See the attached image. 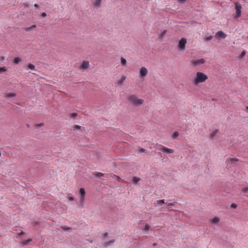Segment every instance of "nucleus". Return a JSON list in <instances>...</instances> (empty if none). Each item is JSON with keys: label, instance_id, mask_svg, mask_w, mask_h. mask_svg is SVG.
<instances>
[{"label": "nucleus", "instance_id": "nucleus-7", "mask_svg": "<svg viewBox=\"0 0 248 248\" xmlns=\"http://www.w3.org/2000/svg\"><path fill=\"white\" fill-rule=\"evenodd\" d=\"M205 60L203 59L199 60H193L191 61V63L195 66H198L203 64Z\"/></svg>", "mask_w": 248, "mask_h": 248}, {"label": "nucleus", "instance_id": "nucleus-30", "mask_svg": "<svg viewBox=\"0 0 248 248\" xmlns=\"http://www.w3.org/2000/svg\"><path fill=\"white\" fill-rule=\"evenodd\" d=\"M237 207V205L235 203H232L231 205V208H236Z\"/></svg>", "mask_w": 248, "mask_h": 248}, {"label": "nucleus", "instance_id": "nucleus-46", "mask_svg": "<svg viewBox=\"0 0 248 248\" xmlns=\"http://www.w3.org/2000/svg\"><path fill=\"white\" fill-rule=\"evenodd\" d=\"M43 125V124L41 123V124H39V126H42Z\"/></svg>", "mask_w": 248, "mask_h": 248}, {"label": "nucleus", "instance_id": "nucleus-3", "mask_svg": "<svg viewBox=\"0 0 248 248\" xmlns=\"http://www.w3.org/2000/svg\"><path fill=\"white\" fill-rule=\"evenodd\" d=\"M234 5H235V14L234 15V18L235 19H237L241 16L242 6H241V5L238 2H235L234 3Z\"/></svg>", "mask_w": 248, "mask_h": 248}, {"label": "nucleus", "instance_id": "nucleus-15", "mask_svg": "<svg viewBox=\"0 0 248 248\" xmlns=\"http://www.w3.org/2000/svg\"><path fill=\"white\" fill-rule=\"evenodd\" d=\"M167 33V30H164L159 35L158 38L160 39H162Z\"/></svg>", "mask_w": 248, "mask_h": 248}, {"label": "nucleus", "instance_id": "nucleus-40", "mask_svg": "<svg viewBox=\"0 0 248 248\" xmlns=\"http://www.w3.org/2000/svg\"><path fill=\"white\" fill-rule=\"evenodd\" d=\"M186 0H178V1L180 3H185L186 2Z\"/></svg>", "mask_w": 248, "mask_h": 248}, {"label": "nucleus", "instance_id": "nucleus-47", "mask_svg": "<svg viewBox=\"0 0 248 248\" xmlns=\"http://www.w3.org/2000/svg\"><path fill=\"white\" fill-rule=\"evenodd\" d=\"M156 243H154V244H153V246H156Z\"/></svg>", "mask_w": 248, "mask_h": 248}, {"label": "nucleus", "instance_id": "nucleus-24", "mask_svg": "<svg viewBox=\"0 0 248 248\" xmlns=\"http://www.w3.org/2000/svg\"><path fill=\"white\" fill-rule=\"evenodd\" d=\"M23 5L25 8H28L30 6V4L28 2H26L24 3Z\"/></svg>", "mask_w": 248, "mask_h": 248}, {"label": "nucleus", "instance_id": "nucleus-45", "mask_svg": "<svg viewBox=\"0 0 248 248\" xmlns=\"http://www.w3.org/2000/svg\"><path fill=\"white\" fill-rule=\"evenodd\" d=\"M24 234V232H21L20 233V235H23Z\"/></svg>", "mask_w": 248, "mask_h": 248}, {"label": "nucleus", "instance_id": "nucleus-48", "mask_svg": "<svg viewBox=\"0 0 248 248\" xmlns=\"http://www.w3.org/2000/svg\"><path fill=\"white\" fill-rule=\"evenodd\" d=\"M247 109H248V106L247 107Z\"/></svg>", "mask_w": 248, "mask_h": 248}, {"label": "nucleus", "instance_id": "nucleus-19", "mask_svg": "<svg viewBox=\"0 0 248 248\" xmlns=\"http://www.w3.org/2000/svg\"><path fill=\"white\" fill-rule=\"evenodd\" d=\"M140 180V178L134 176L133 177V182L134 184H137Z\"/></svg>", "mask_w": 248, "mask_h": 248}, {"label": "nucleus", "instance_id": "nucleus-6", "mask_svg": "<svg viewBox=\"0 0 248 248\" xmlns=\"http://www.w3.org/2000/svg\"><path fill=\"white\" fill-rule=\"evenodd\" d=\"M79 193L80 197L79 202L80 204H82L84 202L85 197V191L83 188H80L79 189Z\"/></svg>", "mask_w": 248, "mask_h": 248}, {"label": "nucleus", "instance_id": "nucleus-2", "mask_svg": "<svg viewBox=\"0 0 248 248\" xmlns=\"http://www.w3.org/2000/svg\"><path fill=\"white\" fill-rule=\"evenodd\" d=\"M207 79L208 77L206 75L201 72H197L193 80V83L195 85H198L204 82Z\"/></svg>", "mask_w": 248, "mask_h": 248}, {"label": "nucleus", "instance_id": "nucleus-29", "mask_svg": "<svg viewBox=\"0 0 248 248\" xmlns=\"http://www.w3.org/2000/svg\"><path fill=\"white\" fill-rule=\"evenodd\" d=\"M241 191L244 193H247L248 191V187H246L242 189Z\"/></svg>", "mask_w": 248, "mask_h": 248}, {"label": "nucleus", "instance_id": "nucleus-32", "mask_svg": "<svg viewBox=\"0 0 248 248\" xmlns=\"http://www.w3.org/2000/svg\"><path fill=\"white\" fill-rule=\"evenodd\" d=\"M114 240H111V241H109L105 246H107L110 245L113 243H114Z\"/></svg>", "mask_w": 248, "mask_h": 248}, {"label": "nucleus", "instance_id": "nucleus-23", "mask_svg": "<svg viewBox=\"0 0 248 248\" xmlns=\"http://www.w3.org/2000/svg\"><path fill=\"white\" fill-rule=\"evenodd\" d=\"M95 175L99 177H102L104 175V174L101 172H96Z\"/></svg>", "mask_w": 248, "mask_h": 248}, {"label": "nucleus", "instance_id": "nucleus-18", "mask_svg": "<svg viewBox=\"0 0 248 248\" xmlns=\"http://www.w3.org/2000/svg\"><path fill=\"white\" fill-rule=\"evenodd\" d=\"M32 241V239L31 238H29L27 240H24L22 242V245L24 246L27 245L28 243Z\"/></svg>", "mask_w": 248, "mask_h": 248}, {"label": "nucleus", "instance_id": "nucleus-11", "mask_svg": "<svg viewBox=\"0 0 248 248\" xmlns=\"http://www.w3.org/2000/svg\"><path fill=\"white\" fill-rule=\"evenodd\" d=\"M102 0H94L93 2V5L95 8H99L101 6Z\"/></svg>", "mask_w": 248, "mask_h": 248}, {"label": "nucleus", "instance_id": "nucleus-16", "mask_svg": "<svg viewBox=\"0 0 248 248\" xmlns=\"http://www.w3.org/2000/svg\"><path fill=\"white\" fill-rule=\"evenodd\" d=\"M6 98H11L16 96V94L15 93H8L6 94Z\"/></svg>", "mask_w": 248, "mask_h": 248}, {"label": "nucleus", "instance_id": "nucleus-42", "mask_svg": "<svg viewBox=\"0 0 248 248\" xmlns=\"http://www.w3.org/2000/svg\"><path fill=\"white\" fill-rule=\"evenodd\" d=\"M174 205V203H170L168 204V206H173Z\"/></svg>", "mask_w": 248, "mask_h": 248}, {"label": "nucleus", "instance_id": "nucleus-28", "mask_svg": "<svg viewBox=\"0 0 248 248\" xmlns=\"http://www.w3.org/2000/svg\"><path fill=\"white\" fill-rule=\"evenodd\" d=\"M217 132H218V130H217V129H216V130H215L213 132V133H212V134H211V136H212V137H214V136H216V135L217 134Z\"/></svg>", "mask_w": 248, "mask_h": 248}, {"label": "nucleus", "instance_id": "nucleus-8", "mask_svg": "<svg viewBox=\"0 0 248 248\" xmlns=\"http://www.w3.org/2000/svg\"><path fill=\"white\" fill-rule=\"evenodd\" d=\"M140 75L141 78H144L148 73V70L145 67H142L140 70Z\"/></svg>", "mask_w": 248, "mask_h": 248}, {"label": "nucleus", "instance_id": "nucleus-14", "mask_svg": "<svg viewBox=\"0 0 248 248\" xmlns=\"http://www.w3.org/2000/svg\"><path fill=\"white\" fill-rule=\"evenodd\" d=\"M126 79V77L124 75L122 76L121 78L118 80L117 82L119 85L122 84V83L124 82V81Z\"/></svg>", "mask_w": 248, "mask_h": 248}, {"label": "nucleus", "instance_id": "nucleus-27", "mask_svg": "<svg viewBox=\"0 0 248 248\" xmlns=\"http://www.w3.org/2000/svg\"><path fill=\"white\" fill-rule=\"evenodd\" d=\"M7 69L5 67H0V73L6 71Z\"/></svg>", "mask_w": 248, "mask_h": 248}, {"label": "nucleus", "instance_id": "nucleus-4", "mask_svg": "<svg viewBox=\"0 0 248 248\" xmlns=\"http://www.w3.org/2000/svg\"><path fill=\"white\" fill-rule=\"evenodd\" d=\"M186 39L185 38H182L179 41L178 47L179 50L184 51L185 49L186 45Z\"/></svg>", "mask_w": 248, "mask_h": 248}, {"label": "nucleus", "instance_id": "nucleus-25", "mask_svg": "<svg viewBox=\"0 0 248 248\" xmlns=\"http://www.w3.org/2000/svg\"><path fill=\"white\" fill-rule=\"evenodd\" d=\"M157 203L158 204H162V203H165V201L164 200H157Z\"/></svg>", "mask_w": 248, "mask_h": 248}, {"label": "nucleus", "instance_id": "nucleus-26", "mask_svg": "<svg viewBox=\"0 0 248 248\" xmlns=\"http://www.w3.org/2000/svg\"><path fill=\"white\" fill-rule=\"evenodd\" d=\"M212 38H213L212 36H208V37H206V38H205L204 40L205 41L207 42V41L211 40L212 39Z\"/></svg>", "mask_w": 248, "mask_h": 248}, {"label": "nucleus", "instance_id": "nucleus-31", "mask_svg": "<svg viewBox=\"0 0 248 248\" xmlns=\"http://www.w3.org/2000/svg\"><path fill=\"white\" fill-rule=\"evenodd\" d=\"M77 116V114L76 113H72L70 114V116L72 118H74Z\"/></svg>", "mask_w": 248, "mask_h": 248}, {"label": "nucleus", "instance_id": "nucleus-36", "mask_svg": "<svg viewBox=\"0 0 248 248\" xmlns=\"http://www.w3.org/2000/svg\"><path fill=\"white\" fill-rule=\"evenodd\" d=\"M246 54V52L245 51H243L241 54V57H242L244 56Z\"/></svg>", "mask_w": 248, "mask_h": 248}, {"label": "nucleus", "instance_id": "nucleus-44", "mask_svg": "<svg viewBox=\"0 0 248 248\" xmlns=\"http://www.w3.org/2000/svg\"><path fill=\"white\" fill-rule=\"evenodd\" d=\"M167 209H168L169 210H170V211H171V210H172V209H171V208H170V206H168V207H167Z\"/></svg>", "mask_w": 248, "mask_h": 248}, {"label": "nucleus", "instance_id": "nucleus-37", "mask_svg": "<svg viewBox=\"0 0 248 248\" xmlns=\"http://www.w3.org/2000/svg\"><path fill=\"white\" fill-rule=\"evenodd\" d=\"M36 28V25H32V26H31V27L29 29V30H31V29H33V28Z\"/></svg>", "mask_w": 248, "mask_h": 248}, {"label": "nucleus", "instance_id": "nucleus-12", "mask_svg": "<svg viewBox=\"0 0 248 248\" xmlns=\"http://www.w3.org/2000/svg\"><path fill=\"white\" fill-rule=\"evenodd\" d=\"M237 161H238V159H237L236 158H229V159H228L226 160V163L227 164H234L236 162H237Z\"/></svg>", "mask_w": 248, "mask_h": 248}, {"label": "nucleus", "instance_id": "nucleus-5", "mask_svg": "<svg viewBox=\"0 0 248 248\" xmlns=\"http://www.w3.org/2000/svg\"><path fill=\"white\" fill-rule=\"evenodd\" d=\"M157 149L163 152V153L167 154H171L173 153V150L171 149H169L162 145H159L157 147Z\"/></svg>", "mask_w": 248, "mask_h": 248}, {"label": "nucleus", "instance_id": "nucleus-43", "mask_svg": "<svg viewBox=\"0 0 248 248\" xmlns=\"http://www.w3.org/2000/svg\"><path fill=\"white\" fill-rule=\"evenodd\" d=\"M34 6L35 7V8H38L39 6L37 4H35L34 5Z\"/></svg>", "mask_w": 248, "mask_h": 248}, {"label": "nucleus", "instance_id": "nucleus-39", "mask_svg": "<svg viewBox=\"0 0 248 248\" xmlns=\"http://www.w3.org/2000/svg\"><path fill=\"white\" fill-rule=\"evenodd\" d=\"M140 153H142L145 152V150L143 148H140Z\"/></svg>", "mask_w": 248, "mask_h": 248}, {"label": "nucleus", "instance_id": "nucleus-1", "mask_svg": "<svg viewBox=\"0 0 248 248\" xmlns=\"http://www.w3.org/2000/svg\"><path fill=\"white\" fill-rule=\"evenodd\" d=\"M129 103L135 107H139L144 103V100L139 98L135 94H131L127 98Z\"/></svg>", "mask_w": 248, "mask_h": 248}, {"label": "nucleus", "instance_id": "nucleus-9", "mask_svg": "<svg viewBox=\"0 0 248 248\" xmlns=\"http://www.w3.org/2000/svg\"><path fill=\"white\" fill-rule=\"evenodd\" d=\"M89 66L90 64L89 62L84 61L81 63L79 68L80 69H86L89 68Z\"/></svg>", "mask_w": 248, "mask_h": 248}, {"label": "nucleus", "instance_id": "nucleus-33", "mask_svg": "<svg viewBox=\"0 0 248 248\" xmlns=\"http://www.w3.org/2000/svg\"><path fill=\"white\" fill-rule=\"evenodd\" d=\"M74 129H80L81 128V126L78 125H75L74 127Z\"/></svg>", "mask_w": 248, "mask_h": 248}, {"label": "nucleus", "instance_id": "nucleus-13", "mask_svg": "<svg viewBox=\"0 0 248 248\" xmlns=\"http://www.w3.org/2000/svg\"><path fill=\"white\" fill-rule=\"evenodd\" d=\"M220 220V219L219 217H215L214 218H213L212 219H211L210 221L213 224H216L218 223Z\"/></svg>", "mask_w": 248, "mask_h": 248}, {"label": "nucleus", "instance_id": "nucleus-17", "mask_svg": "<svg viewBox=\"0 0 248 248\" xmlns=\"http://www.w3.org/2000/svg\"><path fill=\"white\" fill-rule=\"evenodd\" d=\"M21 61V59L19 57H16L14 59L13 62L17 64Z\"/></svg>", "mask_w": 248, "mask_h": 248}, {"label": "nucleus", "instance_id": "nucleus-41", "mask_svg": "<svg viewBox=\"0 0 248 248\" xmlns=\"http://www.w3.org/2000/svg\"><path fill=\"white\" fill-rule=\"evenodd\" d=\"M69 200L70 201H73L74 200V198L73 197H69Z\"/></svg>", "mask_w": 248, "mask_h": 248}, {"label": "nucleus", "instance_id": "nucleus-21", "mask_svg": "<svg viewBox=\"0 0 248 248\" xmlns=\"http://www.w3.org/2000/svg\"><path fill=\"white\" fill-rule=\"evenodd\" d=\"M28 67L29 69H30L31 70H35V66L31 63H29L28 65Z\"/></svg>", "mask_w": 248, "mask_h": 248}, {"label": "nucleus", "instance_id": "nucleus-34", "mask_svg": "<svg viewBox=\"0 0 248 248\" xmlns=\"http://www.w3.org/2000/svg\"><path fill=\"white\" fill-rule=\"evenodd\" d=\"M149 229V226L148 224H146L145 226L144 229L147 231V230H148Z\"/></svg>", "mask_w": 248, "mask_h": 248}, {"label": "nucleus", "instance_id": "nucleus-20", "mask_svg": "<svg viewBox=\"0 0 248 248\" xmlns=\"http://www.w3.org/2000/svg\"><path fill=\"white\" fill-rule=\"evenodd\" d=\"M121 62L123 66L126 65V61L125 59H124L123 57H122L121 59Z\"/></svg>", "mask_w": 248, "mask_h": 248}, {"label": "nucleus", "instance_id": "nucleus-35", "mask_svg": "<svg viewBox=\"0 0 248 248\" xmlns=\"http://www.w3.org/2000/svg\"><path fill=\"white\" fill-rule=\"evenodd\" d=\"M62 229L63 230H70L71 228H69V227H65V226H64L62 227Z\"/></svg>", "mask_w": 248, "mask_h": 248}, {"label": "nucleus", "instance_id": "nucleus-38", "mask_svg": "<svg viewBox=\"0 0 248 248\" xmlns=\"http://www.w3.org/2000/svg\"><path fill=\"white\" fill-rule=\"evenodd\" d=\"M41 16H42V17H46V13L44 12V13H42L41 14Z\"/></svg>", "mask_w": 248, "mask_h": 248}, {"label": "nucleus", "instance_id": "nucleus-10", "mask_svg": "<svg viewBox=\"0 0 248 248\" xmlns=\"http://www.w3.org/2000/svg\"><path fill=\"white\" fill-rule=\"evenodd\" d=\"M227 35L222 31H218L216 33L215 37L217 38H222L224 39L226 37Z\"/></svg>", "mask_w": 248, "mask_h": 248}, {"label": "nucleus", "instance_id": "nucleus-22", "mask_svg": "<svg viewBox=\"0 0 248 248\" xmlns=\"http://www.w3.org/2000/svg\"><path fill=\"white\" fill-rule=\"evenodd\" d=\"M179 134L178 132L175 131L172 135V138L174 139H176L179 136Z\"/></svg>", "mask_w": 248, "mask_h": 248}]
</instances>
